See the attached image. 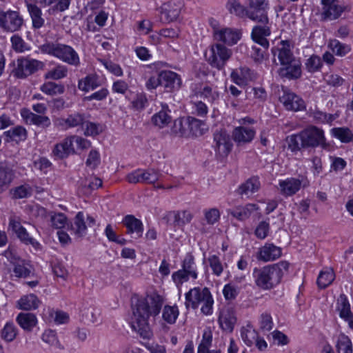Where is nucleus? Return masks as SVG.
<instances>
[{
	"instance_id": "f257e3e1",
	"label": "nucleus",
	"mask_w": 353,
	"mask_h": 353,
	"mask_svg": "<svg viewBox=\"0 0 353 353\" xmlns=\"http://www.w3.org/2000/svg\"><path fill=\"white\" fill-rule=\"evenodd\" d=\"M162 305V297L154 292L137 299L133 307V315L130 323L132 330L143 338L149 337L148 319L150 316L158 315Z\"/></svg>"
},
{
	"instance_id": "f03ea898",
	"label": "nucleus",
	"mask_w": 353,
	"mask_h": 353,
	"mask_svg": "<svg viewBox=\"0 0 353 353\" xmlns=\"http://www.w3.org/2000/svg\"><path fill=\"white\" fill-rule=\"evenodd\" d=\"M289 263L281 261L272 265H266L261 268H254L253 276L254 283L259 288L267 290L277 285L285 273L288 271Z\"/></svg>"
},
{
	"instance_id": "7ed1b4c3",
	"label": "nucleus",
	"mask_w": 353,
	"mask_h": 353,
	"mask_svg": "<svg viewBox=\"0 0 353 353\" xmlns=\"http://www.w3.org/2000/svg\"><path fill=\"white\" fill-rule=\"evenodd\" d=\"M288 148L293 152L299 151L303 148H315L325 143L323 131L312 126L292 135L287 139Z\"/></svg>"
},
{
	"instance_id": "20e7f679",
	"label": "nucleus",
	"mask_w": 353,
	"mask_h": 353,
	"mask_svg": "<svg viewBox=\"0 0 353 353\" xmlns=\"http://www.w3.org/2000/svg\"><path fill=\"white\" fill-rule=\"evenodd\" d=\"M185 297L186 308L192 307L195 310L201 305V311L203 314H212L214 301L208 288H194L185 293Z\"/></svg>"
},
{
	"instance_id": "39448f33",
	"label": "nucleus",
	"mask_w": 353,
	"mask_h": 353,
	"mask_svg": "<svg viewBox=\"0 0 353 353\" xmlns=\"http://www.w3.org/2000/svg\"><path fill=\"white\" fill-rule=\"evenodd\" d=\"M40 50L42 52L52 55L70 65L79 66L80 65L79 56L70 46L48 42L41 46Z\"/></svg>"
},
{
	"instance_id": "423d86ee",
	"label": "nucleus",
	"mask_w": 353,
	"mask_h": 353,
	"mask_svg": "<svg viewBox=\"0 0 353 353\" xmlns=\"http://www.w3.org/2000/svg\"><path fill=\"white\" fill-rule=\"evenodd\" d=\"M270 34L271 30L269 26L253 27L251 36L255 44L251 48L250 55L255 61L261 62L264 59L266 51L269 48V41L266 37Z\"/></svg>"
},
{
	"instance_id": "0eeeda50",
	"label": "nucleus",
	"mask_w": 353,
	"mask_h": 353,
	"mask_svg": "<svg viewBox=\"0 0 353 353\" xmlns=\"http://www.w3.org/2000/svg\"><path fill=\"white\" fill-rule=\"evenodd\" d=\"M232 54V50L221 43L211 45L205 53L208 63L219 70L224 68Z\"/></svg>"
},
{
	"instance_id": "6e6552de",
	"label": "nucleus",
	"mask_w": 353,
	"mask_h": 353,
	"mask_svg": "<svg viewBox=\"0 0 353 353\" xmlns=\"http://www.w3.org/2000/svg\"><path fill=\"white\" fill-rule=\"evenodd\" d=\"M269 3L268 0H250L248 7L247 17L260 23L261 26H269L270 20L268 16Z\"/></svg>"
},
{
	"instance_id": "1a4fd4ad",
	"label": "nucleus",
	"mask_w": 353,
	"mask_h": 353,
	"mask_svg": "<svg viewBox=\"0 0 353 353\" xmlns=\"http://www.w3.org/2000/svg\"><path fill=\"white\" fill-rule=\"evenodd\" d=\"M44 67V63L39 60L29 57H21L17 59V66L13 70L14 75L17 78H26Z\"/></svg>"
},
{
	"instance_id": "9d476101",
	"label": "nucleus",
	"mask_w": 353,
	"mask_h": 353,
	"mask_svg": "<svg viewBox=\"0 0 353 353\" xmlns=\"http://www.w3.org/2000/svg\"><path fill=\"white\" fill-rule=\"evenodd\" d=\"M161 174L156 170L137 169L128 174L125 176L127 181L130 183H147L154 184L158 181Z\"/></svg>"
},
{
	"instance_id": "9b49d317",
	"label": "nucleus",
	"mask_w": 353,
	"mask_h": 353,
	"mask_svg": "<svg viewBox=\"0 0 353 353\" xmlns=\"http://www.w3.org/2000/svg\"><path fill=\"white\" fill-rule=\"evenodd\" d=\"M23 19L18 12L0 10V27L8 32H15L21 29Z\"/></svg>"
},
{
	"instance_id": "f8f14e48",
	"label": "nucleus",
	"mask_w": 353,
	"mask_h": 353,
	"mask_svg": "<svg viewBox=\"0 0 353 353\" xmlns=\"http://www.w3.org/2000/svg\"><path fill=\"white\" fill-rule=\"evenodd\" d=\"M272 54L273 61L276 65H286L296 59L291 50L290 43L288 40H283L276 46L272 48Z\"/></svg>"
},
{
	"instance_id": "ddd939ff",
	"label": "nucleus",
	"mask_w": 353,
	"mask_h": 353,
	"mask_svg": "<svg viewBox=\"0 0 353 353\" xmlns=\"http://www.w3.org/2000/svg\"><path fill=\"white\" fill-rule=\"evenodd\" d=\"M214 147L220 157H226L232 149L230 135L224 130L216 131L214 134Z\"/></svg>"
},
{
	"instance_id": "4468645a",
	"label": "nucleus",
	"mask_w": 353,
	"mask_h": 353,
	"mask_svg": "<svg viewBox=\"0 0 353 353\" xmlns=\"http://www.w3.org/2000/svg\"><path fill=\"white\" fill-rule=\"evenodd\" d=\"M95 224V219L83 212H79L74 219L71 229L78 237H81L86 234L88 227H92Z\"/></svg>"
},
{
	"instance_id": "2eb2a0df",
	"label": "nucleus",
	"mask_w": 353,
	"mask_h": 353,
	"mask_svg": "<svg viewBox=\"0 0 353 353\" xmlns=\"http://www.w3.org/2000/svg\"><path fill=\"white\" fill-rule=\"evenodd\" d=\"M308 181L304 177L301 179L289 178L279 182L281 192L283 195L290 196L295 194L301 188L308 185Z\"/></svg>"
},
{
	"instance_id": "dca6fc26",
	"label": "nucleus",
	"mask_w": 353,
	"mask_h": 353,
	"mask_svg": "<svg viewBox=\"0 0 353 353\" xmlns=\"http://www.w3.org/2000/svg\"><path fill=\"white\" fill-rule=\"evenodd\" d=\"M283 94L279 97L280 101L289 110L299 111L305 108L304 101L287 89H282Z\"/></svg>"
},
{
	"instance_id": "f3484780",
	"label": "nucleus",
	"mask_w": 353,
	"mask_h": 353,
	"mask_svg": "<svg viewBox=\"0 0 353 353\" xmlns=\"http://www.w3.org/2000/svg\"><path fill=\"white\" fill-rule=\"evenodd\" d=\"M323 15L325 19L334 20L345 11V7L339 4V0H321Z\"/></svg>"
},
{
	"instance_id": "a211bd4d",
	"label": "nucleus",
	"mask_w": 353,
	"mask_h": 353,
	"mask_svg": "<svg viewBox=\"0 0 353 353\" xmlns=\"http://www.w3.org/2000/svg\"><path fill=\"white\" fill-rule=\"evenodd\" d=\"M183 3L181 0H172L161 7V15L166 22L173 21L179 17Z\"/></svg>"
},
{
	"instance_id": "6ab92c4d",
	"label": "nucleus",
	"mask_w": 353,
	"mask_h": 353,
	"mask_svg": "<svg viewBox=\"0 0 353 353\" xmlns=\"http://www.w3.org/2000/svg\"><path fill=\"white\" fill-rule=\"evenodd\" d=\"M278 73L282 78L297 79L301 76V63L299 59H296L286 65H281Z\"/></svg>"
},
{
	"instance_id": "aec40b11",
	"label": "nucleus",
	"mask_w": 353,
	"mask_h": 353,
	"mask_svg": "<svg viewBox=\"0 0 353 353\" xmlns=\"http://www.w3.org/2000/svg\"><path fill=\"white\" fill-rule=\"evenodd\" d=\"M281 256V249L272 243H265L259 248L256 259L259 261L268 262L274 261Z\"/></svg>"
},
{
	"instance_id": "412c9836",
	"label": "nucleus",
	"mask_w": 353,
	"mask_h": 353,
	"mask_svg": "<svg viewBox=\"0 0 353 353\" xmlns=\"http://www.w3.org/2000/svg\"><path fill=\"white\" fill-rule=\"evenodd\" d=\"M160 79L161 85L169 91L179 90L181 85V79L180 76L172 71H161L160 72Z\"/></svg>"
},
{
	"instance_id": "4be33fe9",
	"label": "nucleus",
	"mask_w": 353,
	"mask_h": 353,
	"mask_svg": "<svg viewBox=\"0 0 353 353\" xmlns=\"http://www.w3.org/2000/svg\"><path fill=\"white\" fill-rule=\"evenodd\" d=\"M9 227L13 232H14L17 237L21 242L27 245H32L34 248H37L39 243L37 242L33 238L29 236L26 230L21 225L20 222L14 219H10Z\"/></svg>"
},
{
	"instance_id": "5701e85b",
	"label": "nucleus",
	"mask_w": 353,
	"mask_h": 353,
	"mask_svg": "<svg viewBox=\"0 0 353 353\" xmlns=\"http://www.w3.org/2000/svg\"><path fill=\"white\" fill-rule=\"evenodd\" d=\"M192 92L194 96L200 99H206L208 102L213 103L219 99V92L216 88L209 85H196L192 88Z\"/></svg>"
},
{
	"instance_id": "b1692460",
	"label": "nucleus",
	"mask_w": 353,
	"mask_h": 353,
	"mask_svg": "<svg viewBox=\"0 0 353 353\" xmlns=\"http://www.w3.org/2000/svg\"><path fill=\"white\" fill-rule=\"evenodd\" d=\"M52 152L54 156L59 159H64L71 154H74L75 150L72 136L67 137L61 143L56 144Z\"/></svg>"
},
{
	"instance_id": "393cba45",
	"label": "nucleus",
	"mask_w": 353,
	"mask_h": 353,
	"mask_svg": "<svg viewBox=\"0 0 353 353\" xmlns=\"http://www.w3.org/2000/svg\"><path fill=\"white\" fill-rule=\"evenodd\" d=\"M240 32L231 28H221L215 30L214 39L228 45H234L240 39Z\"/></svg>"
},
{
	"instance_id": "a878e982",
	"label": "nucleus",
	"mask_w": 353,
	"mask_h": 353,
	"mask_svg": "<svg viewBox=\"0 0 353 353\" xmlns=\"http://www.w3.org/2000/svg\"><path fill=\"white\" fill-rule=\"evenodd\" d=\"M255 134L256 132L253 128L240 126L234 130L232 136L234 141L241 145L252 141Z\"/></svg>"
},
{
	"instance_id": "bb28decb",
	"label": "nucleus",
	"mask_w": 353,
	"mask_h": 353,
	"mask_svg": "<svg viewBox=\"0 0 353 353\" xmlns=\"http://www.w3.org/2000/svg\"><path fill=\"white\" fill-rule=\"evenodd\" d=\"M123 223L126 227L128 233L134 234V238L137 239L142 236L143 231L142 222L133 215L125 216Z\"/></svg>"
},
{
	"instance_id": "cd10ccee",
	"label": "nucleus",
	"mask_w": 353,
	"mask_h": 353,
	"mask_svg": "<svg viewBox=\"0 0 353 353\" xmlns=\"http://www.w3.org/2000/svg\"><path fill=\"white\" fill-rule=\"evenodd\" d=\"M261 188V182L258 176H252L242 183L238 189L241 195L250 196L259 191Z\"/></svg>"
},
{
	"instance_id": "c85d7f7f",
	"label": "nucleus",
	"mask_w": 353,
	"mask_h": 353,
	"mask_svg": "<svg viewBox=\"0 0 353 353\" xmlns=\"http://www.w3.org/2000/svg\"><path fill=\"white\" fill-rule=\"evenodd\" d=\"M258 208L256 204L248 203L244 206H237L233 210H230L229 213L238 220L243 221L249 218L251 214L257 210Z\"/></svg>"
},
{
	"instance_id": "c756f323",
	"label": "nucleus",
	"mask_w": 353,
	"mask_h": 353,
	"mask_svg": "<svg viewBox=\"0 0 353 353\" xmlns=\"http://www.w3.org/2000/svg\"><path fill=\"white\" fill-rule=\"evenodd\" d=\"M14 177V172L9 167L0 163V194L5 192Z\"/></svg>"
},
{
	"instance_id": "7c9ffc66",
	"label": "nucleus",
	"mask_w": 353,
	"mask_h": 353,
	"mask_svg": "<svg viewBox=\"0 0 353 353\" xmlns=\"http://www.w3.org/2000/svg\"><path fill=\"white\" fill-rule=\"evenodd\" d=\"M188 124L189 136L199 137L208 130L205 122L193 117H188Z\"/></svg>"
},
{
	"instance_id": "2f4dec72",
	"label": "nucleus",
	"mask_w": 353,
	"mask_h": 353,
	"mask_svg": "<svg viewBox=\"0 0 353 353\" xmlns=\"http://www.w3.org/2000/svg\"><path fill=\"white\" fill-rule=\"evenodd\" d=\"M16 320L18 324L27 331H31L37 323L36 316L32 313H19Z\"/></svg>"
},
{
	"instance_id": "473e14b6",
	"label": "nucleus",
	"mask_w": 353,
	"mask_h": 353,
	"mask_svg": "<svg viewBox=\"0 0 353 353\" xmlns=\"http://www.w3.org/2000/svg\"><path fill=\"white\" fill-rule=\"evenodd\" d=\"M100 85L99 77L95 74H90L79 81L78 88L79 90L88 92L99 87Z\"/></svg>"
},
{
	"instance_id": "72a5a7b5",
	"label": "nucleus",
	"mask_w": 353,
	"mask_h": 353,
	"mask_svg": "<svg viewBox=\"0 0 353 353\" xmlns=\"http://www.w3.org/2000/svg\"><path fill=\"white\" fill-rule=\"evenodd\" d=\"M219 322L223 330L231 332L236 323V317L230 310H223L219 315Z\"/></svg>"
},
{
	"instance_id": "f704fd0d",
	"label": "nucleus",
	"mask_w": 353,
	"mask_h": 353,
	"mask_svg": "<svg viewBox=\"0 0 353 353\" xmlns=\"http://www.w3.org/2000/svg\"><path fill=\"white\" fill-rule=\"evenodd\" d=\"M39 304L40 301L33 294L23 296L17 301L19 308L24 310H35L39 307Z\"/></svg>"
},
{
	"instance_id": "c9c22d12",
	"label": "nucleus",
	"mask_w": 353,
	"mask_h": 353,
	"mask_svg": "<svg viewBox=\"0 0 353 353\" xmlns=\"http://www.w3.org/2000/svg\"><path fill=\"white\" fill-rule=\"evenodd\" d=\"M168 107L163 106L162 110L154 114L152 117V122L159 128L167 126L172 120L171 116L168 114Z\"/></svg>"
},
{
	"instance_id": "e433bc0d",
	"label": "nucleus",
	"mask_w": 353,
	"mask_h": 353,
	"mask_svg": "<svg viewBox=\"0 0 353 353\" xmlns=\"http://www.w3.org/2000/svg\"><path fill=\"white\" fill-rule=\"evenodd\" d=\"M199 97L194 96L192 92L190 96V105L192 113L197 115L198 117H205L208 112V108L206 104L201 101Z\"/></svg>"
},
{
	"instance_id": "4c0bfd02",
	"label": "nucleus",
	"mask_w": 353,
	"mask_h": 353,
	"mask_svg": "<svg viewBox=\"0 0 353 353\" xmlns=\"http://www.w3.org/2000/svg\"><path fill=\"white\" fill-rule=\"evenodd\" d=\"M27 7L32 19L33 28L35 29L41 28L44 24V19L41 17V10L36 4L32 3H28Z\"/></svg>"
},
{
	"instance_id": "58836bf2",
	"label": "nucleus",
	"mask_w": 353,
	"mask_h": 353,
	"mask_svg": "<svg viewBox=\"0 0 353 353\" xmlns=\"http://www.w3.org/2000/svg\"><path fill=\"white\" fill-rule=\"evenodd\" d=\"M335 274L332 268H326L322 270L317 279V285L320 288L324 289L329 286L334 280Z\"/></svg>"
},
{
	"instance_id": "ea45409f",
	"label": "nucleus",
	"mask_w": 353,
	"mask_h": 353,
	"mask_svg": "<svg viewBox=\"0 0 353 353\" xmlns=\"http://www.w3.org/2000/svg\"><path fill=\"white\" fill-rule=\"evenodd\" d=\"M241 336L243 342L248 347H251L254 345L256 339H257L259 333L252 328L251 325L248 324L241 328Z\"/></svg>"
},
{
	"instance_id": "a19ab883",
	"label": "nucleus",
	"mask_w": 353,
	"mask_h": 353,
	"mask_svg": "<svg viewBox=\"0 0 353 353\" xmlns=\"http://www.w3.org/2000/svg\"><path fill=\"white\" fill-rule=\"evenodd\" d=\"M171 133L178 137L189 136L188 118L185 119H177L174 120L171 128Z\"/></svg>"
},
{
	"instance_id": "79ce46f5",
	"label": "nucleus",
	"mask_w": 353,
	"mask_h": 353,
	"mask_svg": "<svg viewBox=\"0 0 353 353\" xmlns=\"http://www.w3.org/2000/svg\"><path fill=\"white\" fill-rule=\"evenodd\" d=\"M41 91L48 95H57L61 94L64 92V86L61 83H56L54 82L48 81L43 83L40 87Z\"/></svg>"
},
{
	"instance_id": "37998d69",
	"label": "nucleus",
	"mask_w": 353,
	"mask_h": 353,
	"mask_svg": "<svg viewBox=\"0 0 353 353\" xmlns=\"http://www.w3.org/2000/svg\"><path fill=\"white\" fill-rule=\"evenodd\" d=\"M212 343V333L210 329H205L202 335V339L198 346L197 353H210V347Z\"/></svg>"
},
{
	"instance_id": "c03bdc74",
	"label": "nucleus",
	"mask_w": 353,
	"mask_h": 353,
	"mask_svg": "<svg viewBox=\"0 0 353 353\" xmlns=\"http://www.w3.org/2000/svg\"><path fill=\"white\" fill-rule=\"evenodd\" d=\"M258 324L259 330L263 333L271 331L274 327V323L271 314L268 312H264L259 317Z\"/></svg>"
},
{
	"instance_id": "a18cd8bd",
	"label": "nucleus",
	"mask_w": 353,
	"mask_h": 353,
	"mask_svg": "<svg viewBox=\"0 0 353 353\" xmlns=\"http://www.w3.org/2000/svg\"><path fill=\"white\" fill-rule=\"evenodd\" d=\"M182 270L193 279L197 278V272L194 263V258L191 254H187L182 262Z\"/></svg>"
},
{
	"instance_id": "49530a36",
	"label": "nucleus",
	"mask_w": 353,
	"mask_h": 353,
	"mask_svg": "<svg viewBox=\"0 0 353 353\" xmlns=\"http://www.w3.org/2000/svg\"><path fill=\"white\" fill-rule=\"evenodd\" d=\"M174 224L175 226H183L190 223L193 219L192 212L187 210L174 212Z\"/></svg>"
},
{
	"instance_id": "de8ad7c7",
	"label": "nucleus",
	"mask_w": 353,
	"mask_h": 353,
	"mask_svg": "<svg viewBox=\"0 0 353 353\" xmlns=\"http://www.w3.org/2000/svg\"><path fill=\"white\" fill-rule=\"evenodd\" d=\"M18 330L13 323H7L1 330V337L7 342L14 341L17 335Z\"/></svg>"
},
{
	"instance_id": "09e8293b",
	"label": "nucleus",
	"mask_w": 353,
	"mask_h": 353,
	"mask_svg": "<svg viewBox=\"0 0 353 353\" xmlns=\"http://www.w3.org/2000/svg\"><path fill=\"white\" fill-rule=\"evenodd\" d=\"M337 310L339 311V314L341 318L350 317L352 314L350 310V305L344 294H341L337 300Z\"/></svg>"
},
{
	"instance_id": "8fccbe9b",
	"label": "nucleus",
	"mask_w": 353,
	"mask_h": 353,
	"mask_svg": "<svg viewBox=\"0 0 353 353\" xmlns=\"http://www.w3.org/2000/svg\"><path fill=\"white\" fill-rule=\"evenodd\" d=\"M328 46L336 55L340 57L345 56L351 50L350 46L342 43L336 39L330 40Z\"/></svg>"
},
{
	"instance_id": "3c124183",
	"label": "nucleus",
	"mask_w": 353,
	"mask_h": 353,
	"mask_svg": "<svg viewBox=\"0 0 353 353\" xmlns=\"http://www.w3.org/2000/svg\"><path fill=\"white\" fill-rule=\"evenodd\" d=\"M179 312L176 305H165L163 310V319L169 324H174L179 316Z\"/></svg>"
},
{
	"instance_id": "603ef678",
	"label": "nucleus",
	"mask_w": 353,
	"mask_h": 353,
	"mask_svg": "<svg viewBox=\"0 0 353 353\" xmlns=\"http://www.w3.org/2000/svg\"><path fill=\"white\" fill-rule=\"evenodd\" d=\"M331 132L334 137L343 143H349L353 139V134L347 128H335Z\"/></svg>"
},
{
	"instance_id": "864d4df0",
	"label": "nucleus",
	"mask_w": 353,
	"mask_h": 353,
	"mask_svg": "<svg viewBox=\"0 0 353 353\" xmlns=\"http://www.w3.org/2000/svg\"><path fill=\"white\" fill-rule=\"evenodd\" d=\"M336 349L338 353H353L352 344L349 337L341 334L337 341Z\"/></svg>"
},
{
	"instance_id": "5fc2aeb1",
	"label": "nucleus",
	"mask_w": 353,
	"mask_h": 353,
	"mask_svg": "<svg viewBox=\"0 0 353 353\" xmlns=\"http://www.w3.org/2000/svg\"><path fill=\"white\" fill-rule=\"evenodd\" d=\"M227 8L231 14L240 17L247 16L248 8H245L238 0H228Z\"/></svg>"
},
{
	"instance_id": "6e6d98bb",
	"label": "nucleus",
	"mask_w": 353,
	"mask_h": 353,
	"mask_svg": "<svg viewBox=\"0 0 353 353\" xmlns=\"http://www.w3.org/2000/svg\"><path fill=\"white\" fill-rule=\"evenodd\" d=\"M250 72L248 68H240L239 70H233L231 73V79L234 83L239 85H245L248 81V76Z\"/></svg>"
},
{
	"instance_id": "4d7b16f0",
	"label": "nucleus",
	"mask_w": 353,
	"mask_h": 353,
	"mask_svg": "<svg viewBox=\"0 0 353 353\" xmlns=\"http://www.w3.org/2000/svg\"><path fill=\"white\" fill-rule=\"evenodd\" d=\"M7 137H10L12 140L16 141H24L27 138V131L22 126H17L7 132H6Z\"/></svg>"
},
{
	"instance_id": "13d9d810",
	"label": "nucleus",
	"mask_w": 353,
	"mask_h": 353,
	"mask_svg": "<svg viewBox=\"0 0 353 353\" xmlns=\"http://www.w3.org/2000/svg\"><path fill=\"white\" fill-rule=\"evenodd\" d=\"M67 74V68L64 65H59L46 73L45 78L47 79L59 80L66 77Z\"/></svg>"
},
{
	"instance_id": "bf43d9fd",
	"label": "nucleus",
	"mask_w": 353,
	"mask_h": 353,
	"mask_svg": "<svg viewBox=\"0 0 353 353\" xmlns=\"http://www.w3.org/2000/svg\"><path fill=\"white\" fill-rule=\"evenodd\" d=\"M82 316L87 323H94L100 319L99 310L92 307L85 308L82 312Z\"/></svg>"
},
{
	"instance_id": "052dcab7",
	"label": "nucleus",
	"mask_w": 353,
	"mask_h": 353,
	"mask_svg": "<svg viewBox=\"0 0 353 353\" xmlns=\"http://www.w3.org/2000/svg\"><path fill=\"white\" fill-rule=\"evenodd\" d=\"M85 117L84 115L79 113H74L69 115L65 120L64 123L69 128H74L79 125H83L84 123Z\"/></svg>"
},
{
	"instance_id": "680f3d73",
	"label": "nucleus",
	"mask_w": 353,
	"mask_h": 353,
	"mask_svg": "<svg viewBox=\"0 0 353 353\" xmlns=\"http://www.w3.org/2000/svg\"><path fill=\"white\" fill-rule=\"evenodd\" d=\"M205 220L209 225H214L220 218V212L216 208H210L203 211Z\"/></svg>"
},
{
	"instance_id": "e2e57ef3",
	"label": "nucleus",
	"mask_w": 353,
	"mask_h": 353,
	"mask_svg": "<svg viewBox=\"0 0 353 353\" xmlns=\"http://www.w3.org/2000/svg\"><path fill=\"white\" fill-rule=\"evenodd\" d=\"M42 340L45 343H46L52 346H55V347H61V344H60L59 340L57 339L56 332L53 330H46L42 334Z\"/></svg>"
},
{
	"instance_id": "0e129e2a",
	"label": "nucleus",
	"mask_w": 353,
	"mask_h": 353,
	"mask_svg": "<svg viewBox=\"0 0 353 353\" xmlns=\"http://www.w3.org/2000/svg\"><path fill=\"white\" fill-rule=\"evenodd\" d=\"M82 128L84 129V134L86 136H95L101 132L100 125L90 121H84Z\"/></svg>"
},
{
	"instance_id": "69168bd1",
	"label": "nucleus",
	"mask_w": 353,
	"mask_h": 353,
	"mask_svg": "<svg viewBox=\"0 0 353 353\" xmlns=\"http://www.w3.org/2000/svg\"><path fill=\"white\" fill-rule=\"evenodd\" d=\"M321 65L322 63L321 58L315 55L310 57L305 63L306 68L310 72L317 71Z\"/></svg>"
},
{
	"instance_id": "338daca9",
	"label": "nucleus",
	"mask_w": 353,
	"mask_h": 353,
	"mask_svg": "<svg viewBox=\"0 0 353 353\" xmlns=\"http://www.w3.org/2000/svg\"><path fill=\"white\" fill-rule=\"evenodd\" d=\"M208 262L213 273L219 276L223 272V265L219 257L216 255H212L208 258Z\"/></svg>"
},
{
	"instance_id": "774afa93",
	"label": "nucleus",
	"mask_w": 353,
	"mask_h": 353,
	"mask_svg": "<svg viewBox=\"0 0 353 353\" xmlns=\"http://www.w3.org/2000/svg\"><path fill=\"white\" fill-rule=\"evenodd\" d=\"M190 277V276L182 269L174 272L172 275V280L177 287H180L184 282L188 281Z\"/></svg>"
}]
</instances>
